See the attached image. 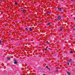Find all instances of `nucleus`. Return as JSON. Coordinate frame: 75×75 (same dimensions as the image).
Returning a JSON list of instances; mask_svg holds the SVG:
<instances>
[{
  "instance_id": "9d476101",
  "label": "nucleus",
  "mask_w": 75,
  "mask_h": 75,
  "mask_svg": "<svg viewBox=\"0 0 75 75\" xmlns=\"http://www.w3.org/2000/svg\"><path fill=\"white\" fill-rule=\"evenodd\" d=\"M14 63L15 64H17V62H14Z\"/></svg>"
},
{
  "instance_id": "5701e85b",
  "label": "nucleus",
  "mask_w": 75,
  "mask_h": 75,
  "mask_svg": "<svg viewBox=\"0 0 75 75\" xmlns=\"http://www.w3.org/2000/svg\"><path fill=\"white\" fill-rule=\"evenodd\" d=\"M48 50H50V48H48Z\"/></svg>"
},
{
  "instance_id": "f257e3e1",
  "label": "nucleus",
  "mask_w": 75,
  "mask_h": 75,
  "mask_svg": "<svg viewBox=\"0 0 75 75\" xmlns=\"http://www.w3.org/2000/svg\"><path fill=\"white\" fill-rule=\"evenodd\" d=\"M61 16L59 15L57 17V20L58 21L61 20Z\"/></svg>"
},
{
  "instance_id": "f8f14e48",
  "label": "nucleus",
  "mask_w": 75,
  "mask_h": 75,
  "mask_svg": "<svg viewBox=\"0 0 75 75\" xmlns=\"http://www.w3.org/2000/svg\"><path fill=\"white\" fill-rule=\"evenodd\" d=\"M50 14V12H47V15H49Z\"/></svg>"
},
{
  "instance_id": "393cba45",
  "label": "nucleus",
  "mask_w": 75,
  "mask_h": 75,
  "mask_svg": "<svg viewBox=\"0 0 75 75\" xmlns=\"http://www.w3.org/2000/svg\"><path fill=\"white\" fill-rule=\"evenodd\" d=\"M43 75H46L45 74H44Z\"/></svg>"
},
{
  "instance_id": "1a4fd4ad",
  "label": "nucleus",
  "mask_w": 75,
  "mask_h": 75,
  "mask_svg": "<svg viewBox=\"0 0 75 75\" xmlns=\"http://www.w3.org/2000/svg\"><path fill=\"white\" fill-rule=\"evenodd\" d=\"M15 4L18 5V3H17V2H15Z\"/></svg>"
},
{
  "instance_id": "0eeeda50",
  "label": "nucleus",
  "mask_w": 75,
  "mask_h": 75,
  "mask_svg": "<svg viewBox=\"0 0 75 75\" xmlns=\"http://www.w3.org/2000/svg\"><path fill=\"white\" fill-rule=\"evenodd\" d=\"M22 11L23 13H25V11L24 10H22Z\"/></svg>"
},
{
  "instance_id": "412c9836",
  "label": "nucleus",
  "mask_w": 75,
  "mask_h": 75,
  "mask_svg": "<svg viewBox=\"0 0 75 75\" xmlns=\"http://www.w3.org/2000/svg\"><path fill=\"white\" fill-rule=\"evenodd\" d=\"M73 30H75V28H74V29H73Z\"/></svg>"
},
{
  "instance_id": "2eb2a0df",
  "label": "nucleus",
  "mask_w": 75,
  "mask_h": 75,
  "mask_svg": "<svg viewBox=\"0 0 75 75\" xmlns=\"http://www.w3.org/2000/svg\"><path fill=\"white\" fill-rule=\"evenodd\" d=\"M25 30H26V31H28V29H27V28H25Z\"/></svg>"
},
{
  "instance_id": "b1692460",
  "label": "nucleus",
  "mask_w": 75,
  "mask_h": 75,
  "mask_svg": "<svg viewBox=\"0 0 75 75\" xmlns=\"http://www.w3.org/2000/svg\"><path fill=\"white\" fill-rule=\"evenodd\" d=\"M73 0H71V1H72Z\"/></svg>"
},
{
  "instance_id": "20e7f679",
  "label": "nucleus",
  "mask_w": 75,
  "mask_h": 75,
  "mask_svg": "<svg viewBox=\"0 0 75 75\" xmlns=\"http://www.w3.org/2000/svg\"><path fill=\"white\" fill-rule=\"evenodd\" d=\"M67 60L69 62H72L71 61V60H69V59H67Z\"/></svg>"
},
{
  "instance_id": "4be33fe9",
  "label": "nucleus",
  "mask_w": 75,
  "mask_h": 75,
  "mask_svg": "<svg viewBox=\"0 0 75 75\" xmlns=\"http://www.w3.org/2000/svg\"><path fill=\"white\" fill-rule=\"evenodd\" d=\"M4 2V0H2V2Z\"/></svg>"
},
{
  "instance_id": "dca6fc26",
  "label": "nucleus",
  "mask_w": 75,
  "mask_h": 75,
  "mask_svg": "<svg viewBox=\"0 0 75 75\" xmlns=\"http://www.w3.org/2000/svg\"><path fill=\"white\" fill-rule=\"evenodd\" d=\"M70 53H71V54H72L73 53V52H72V51H70Z\"/></svg>"
},
{
  "instance_id": "6e6552de",
  "label": "nucleus",
  "mask_w": 75,
  "mask_h": 75,
  "mask_svg": "<svg viewBox=\"0 0 75 75\" xmlns=\"http://www.w3.org/2000/svg\"><path fill=\"white\" fill-rule=\"evenodd\" d=\"M29 30L30 31H33V29H31V28H29Z\"/></svg>"
},
{
  "instance_id": "ddd939ff",
  "label": "nucleus",
  "mask_w": 75,
  "mask_h": 75,
  "mask_svg": "<svg viewBox=\"0 0 75 75\" xmlns=\"http://www.w3.org/2000/svg\"><path fill=\"white\" fill-rule=\"evenodd\" d=\"M67 64L68 65H69V63L68 62H67Z\"/></svg>"
},
{
  "instance_id": "aec40b11",
  "label": "nucleus",
  "mask_w": 75,
  "mask_h": 75,
  "mask_svg": "<svg viewBox=\"0 0 75 75\" xmlns=\"http://www.w3.org/2000/svg\"><path fill=\"white\" fill-rule=\"evenodd\" d=\"M45 51H47V49H45Z\"/></svg>"
},
{
  "instance_id": "4468645a",
  "label": "nucleus",
  "mask_w": 75,
  "mask_h": 75,
  "mask_svg": "<svg viewBox=\"0 0 75 75\" xmlns=\"http://www.w3.org/2000/svg\"><path fill=\"white\" fill-rule=\"evenodd\" d=\"M47 44H50V43L48 42V41H47Z\"/></svg>"
},
{
  "instance_id": "9b49d317",
  "label": "nucleus",
  "mask_w": 75,
  "mask_h": 75,
  "mask_svg": "<svg viewBox=\"0 0 75 75\" xmlns=\"http://www.w3.org/2000/svg\"><path fill=\"white\" fill-rule=\"evenodd\" d=\"M47 25H50V23H49L47 24Z\"/></svg>"
},
{
  "instance_id": "6ab92c4d",
  "label": "nucleus",
  "mask_w": 75,
  "mask_h": 75,
  "mask_svg": "<svg viewBox=\"0 0 75 75\" xmlns=\"http://www.w3.org/2000/svg\"><path fill=\"white\" fill-rule=\"evenodd\" d=\"M56 71L57 72H58V70H56Z\"/></svg>"
},
{
  "instance_id": "f03ea898",
  "label": "nucleus",
  "mask_w": 75,
  "mask_h": 75,
  "mask_svg": "<svg viewBox=\"0 0 75 75\" xmlns=\"http://www.w3.org/2000/svg\"><path fill=\"white\" fill-rule=\"evenodd\" d=\"M62 8L59 7L58 8V10H59V11H61V10H62Z\"/></svg>"
},
{
  "instance_id": "423d86ee",
  "label": "nucleus",
  "mask_w": 75,
  "mask_h": 75,
  "mask_svg": "<svg viewBox=\"0 0 75 75\" xmlns=\"http://www.w3.org/2000/svg\"><path fill=\"white\" fill-rule=\"evenodd\" d=\"M7 59L8 60H10V57H7Z\"/></svg>"
},
{
  "instance_id": "a211bd4d",
  "label": "nucleus",
  "mask_w": 75,
  "mask_h": 75,
  "mask_svg": "<svg viewBox=\"0 0 75 75\" xmlns=\"http://www.w3.org/2000/svg\"><path fill=\"white\" fill-rule=\"evenodd\" d=\"M62 28H63L62 27V28L60 29L61 31H62Z\"/></svg>"
},
{
  "instance_id": "7ed1b4c3",
  "label": "nucleus",
  "mask_w": 75,
  "mask_h": 75,
  "mask_svg": "<svg viewBox=\"0 0 75 75\" xmlns=\"http://www.w3.org/2000/svg\"><path fill=\"white\" fill-rule=\"evenodd\" d=\"M67 74H68L69 75H71V73L68 71L67 72Z\"/></svg>"
},
{
  "instance_id": "f3484780",
  "label": "nucleus",
  "mask_w": 75,
  "mask_h": 75,
  "mask_svg": "<svg viewBox=\"0 0 75 75\" xmlns=\"http://www.w3.org/2000/svg\"><path fill=\"white\" fill-rule=\"evenodd\" d=\"M14 62H17V60H16V59H14Z\"/></svg>"
},
{
  "instance_id": "39448f33",
  "label": "nucleus",
  "mask_w": 75,
  "mask_h": 75,
  "mask_svg": "<svg viewBox=\"0 0 75 75\" xmlns=\"http://www.w3.org/2000/svg\"><path fill=\"white\" fill-rule=\"evenodd\" d=\"M46 68H47V69H49V71H50V69L49 68H48V66H46Z\"/></svg>"
}]
</instances>
